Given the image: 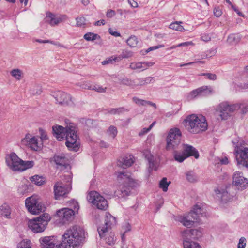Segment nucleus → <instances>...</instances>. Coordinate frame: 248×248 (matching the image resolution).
<instances>
[{
    "instance_id": "27",
    "label": "nucleus",
    "mask_w": 248,
    "mask_h": 248,
    "mask_svg": "<svg viewBox=\"0 0 248 248\" xmlns=\"http://www.w3.org/2000/svg\"><path fill=\"white\" fill-rule=\"evenodd\" d=\"M242 36L239 34H231L227 38V42L232 45L236 44L239 42Z\"/></svg>"
},
{
    "instance_id": "4",
    "label": "nucleus",
    "mask_w": 248,
    "mask_h": 248,
    "mask_svg": "<svg viewBox=\"0 0 248 248\" xmlns=\"http://www.w3.org/2000/svg\"><path fill=\"white\" fill-rule=\"evenodd\" d=\"M117 181L122 185L120 192L123 197L130 194L131 191L138 186V183L131 178L130 174L124 171L117 172Z\"/></svg>"
},
{
    "instance_id": "58",
    "label": "nucleus",
    "mask_w": 248,
    "mask_h": 248,
    "mask_svg": "<svg viewBox=\"0 0 248 248\" xmlns=\"http://www.w3.org/2000/svg\"><path fill=\"white\" fill-rule=\"evenodd\" d=\"M164 46V45H159V46H153L152 47H150L148 48L147 49L145 50L146 53H148L151 51L156 49L157 48L162 47Z\"/></svg>"
},
{
    "instance_id": "15",
    "label": "nucleus",
    "mask_w": 248,
    "mask_h": 248,
    "mask_svg": "<svg viewBox=\"0 0 248 248\" xmlns=\"http://www.w3.org/2000/svg\"><path fill=\"white\" fill-rule=\"evenodd\" d=\"M233 184L241 190L248 186V179L245 178L242 172L236 171L233 176Z\"/></svg>"
},
{
    "instance_id": "19",
    "label": "nucleus",
    "mask_w": 248,
    "mask_h": 248,
    "mask_svg": "<svg viewBox=\"0 0 248 248\" xmlns=\"http://www.w3.org/2000/svg\"><path fill=\"white\" fill-rule=\"evenodd\" d=\"M71 188L68 186L65 187L62 183H57L54 186V192L56 199H60L61 197L64 196L68 193Z\"/></svg>"
},
{
    "instance_id": "9",
    "label": "nucleus",
    "mask_w": 248,
    "mask_h": 248,
    "mask_svg": "<svg viewBox=\"0 0 248 248\" xmlns=\"http://www.w3.org/2000/svg\"><path fill=\"white\" fill-rule=\"evenodd\" d=\"M25 206L32 214H38L45 211V207L36 196H31L25 200Z\"/></svg>"
},
{
    "instance_id": "42",
    "label": "nucleus",
    "mask_w": 248,
    "mask_h": 248,
    "mask_svg": "<svg viewBox=\"0 0 248 248\" xmlns=\"http://www.w3.org/2000/svg\"><path fill=\"white\" fill-rule=\"evenodd\" d=\"M169 183L167 181L166 178H163L159 183V187L162 188L163 191L166 192L168 190Z\"/></svg>"
},
{
    "instance_id": "1",
    "label": "nucleus",
    "mask_w": 248,
    "mask_h": 248,
    "mask_svg": "<svg viewBox=\"0 0 248 248\" xmlns=\"http://www.w3.org/2000/svg\"><path fill=\"white\" fill-rule=\"evenodd\" d=\"M84 236L83 229L75 225L65 232L60 244L54 236L42 237L39 241L42 248H74L80 244Z\"/></svg>"
},
{
    "instance_id": "62",
    "label": "nucleus",
    "mask_w": 248,
    "mask_h": 248,
    "mask_svg": "<svg viewBox=\"0 0 248 248\" xmlns=\"http://www.w3.org/2000/svg\"><path fill=\"white\" fill-rule=\"evenodd\" d=\"M116 58L112 59V58H109L108 59V60H106L105 61H104L102 62V63L103 65H106L107 64L111 63L113 61H115Z\"/></svg>"
},
{
    "instance_id": "5",
    "label": "nucleus",
    "mask_w": 248,
    "mask_h": 248,
    "mask_svg": "<svg viewBox=\"0 0 248 248\" xmlns=\"http://www.w3.org/2000/svg\"><path fill=\"white\" fill-rule=\"evenodd\" d=\"M202 209L196 205L187 214L178 217L177 220L184 226L190 228L193 225L194 222H200V217L202 216Z\"/></svg>"
},
{
    "instance_id": "43",
    "label": "nucleus",
    "mask_w": 248,
    "mask_h": 248,
    "mask_svg": "<svg viewBox=\"0 0 248 248\" xmlns=\"http://www.w3.org/2000/svg\"><path fill=\"white\" fill-rule=\"evenodd\" d=\"M17 248H31V242L28 240H23L18 244Z\"/></svg>"
},
{
    "instance_id": "29",
    "label": "nucleus",
    "mask_w": 248,
    "mask_h": 248,
    "mask_svg": "<svg viewBox=\"0 0 248 248\" xmlns=\"http://www.w3.org/2000/svg\"><path fill=\"white\" fill-rule=\"evenodd\" d=\"M184 248H201L199 244L192 240L183 239Z\"/></svg>"
},
{
    "instance_id": "20",
    "label": "nucleus",
    "mask_w": 248,
    "mask_h": 248,
    "mask_svg": "<svg viewBox=\"0 0 248 248\" xmlns=\"http://www.w3.org/2000/svg\"><path fill=\"white\" fill-rule=\"evenodd\" d=\"M143 155L149 163V171L153 170H156L158 167V163L156 162V158L151 155L150 152L148 150H145L143 152Z\"/></svg>"
},
{
    "instance_id": "13",
    "label": "nucleus",
    "mask_w": 248,
    "mask_h": 248,
    "mask_svg": "<svg viewBox=\"0 0 248 248\" xmlns=\"http://www.w3.org/2000/svg\"><path fill=\"white\" fill-rule=\"evenodd\" d=\"M105 222L104 226H100L97 229L100 237H103L104 233L108 232V229L110 228L112 225L116 224V218L111 216L109 213H106Z\"/></svg>"
},
{
    "instance_id": "44",
    "label": "nucleus",
    "mask_w": 248,
    "mask_h": 248,
    "mask_svg": "<svg viewBox=\"0 0 248 248\" xmlns=\"http://www.w3.org/2000/svg\"><path fill=\"white\" fill-rule=\"evenodd\" d=\"M69 206L70 209H73L74 211H78L79 209V206L78 202L75 200H71L69 202Z\"/></svg>"
},
{
    "instance_id": "51",
    "label": "nucleus",
    "mask_w": 248,
    "mask_h": 248,
    "mask_svg": "<svg viewBox=\"0 0 248 248\" xmlns=\"http://www.w3.org/2000/svg\"><path fill=\"white\" fill-rule=\"evenodd\" d=\"M31 91V93L33 95L40 94L42 92L41 88L38 85L34 86Z\"/></svg>"
},
{
    "instance_id": "34",
    "label": "nucleus",
    "mask_w": 248,
    "mask_h": 248,
    "mask_svg": "<svg viewBox=\"0 0 248 248\" xmlns=\"http://www.w3.org/2000/svg\"><path fill=\"white\" fill-rule=\"evenodd\" d=\"M182 23V22L176 21L171 23L169 26V28L177 31H184V28L183 26L181 25Z\"/></svg>"
},
{
    "instance_id": "8",
    "label": "nucleus",
    "mask_w": 248,
    "mask_h": 248,
    "mask_svg": "<svg viewBox=\"0 0 248 248\" xmlns=\"http://www.w3.org/2000/svg\"><path fill=\"white\" fill-rule=\"evenodd\" d=\"M50 220V217L49 214L46 213H43L39 217L30 221L29 223V227L35 233L43 232Z\"/></svg>"
},
{
    "instance_id": "30",
    "label": "nucleus",
    "mask_w": 248,
    "mask_h": 248,
    "mask_svg": "<svg viewBox=\"0 0 248 248\" xmlns=\"http://www.w3.org/2000/svg\"><path fill=\"white\" fill-rule=\"evenodd\" d=\"M0 214L7 218H10L11 211L8 205H4L0 207Z\"/></svg>"
},
{
    "instance_id": "60",
    "label": "nucleus",
    "mask_w": 248,
    "mask_h": 248,
    "mask_svg": "<svg viewBox=\"0 0 248 248\" xmlns=\"http://www.w3.org/2000/svg\"><path fill=\"white\" fill-rule=\"evenodd\" d=\"M108 31H109V33L111 35H112L115 37H119V36H121V34L119 32L114 31L113 30H112L111 28L109 29Z\"/></svg>"
},
{
    "instance_id": "22",
    "label": "nucleus",
    "mask_w": 248,
    "mask_h": 248,
    "mask_svg": "<svg viewBox=\"0 0 248 248\" xmlns=\"http://www.w3.org/2000/svg\"><path fill=\"white\" fill-rule=\"evenodd\" d=\"M181 150H183L186 158L194 156L196 159L199 157L198 151L193 146L189 144H183Z\"/></svg>"
},
{
    "instance_id": "39",
    "label": "nucleus",
    "mask_w": 248,
    "mask_h": 248,
    "mask_svg": "<svg viewBox=\"0 0 248 248\" xmlns=\"http://www.w3.org/2000/svg\"><path fill=\"white\" fill-rule=\"evenodd\" d=\"M217 194H221V199L222 201L227 202L229 201L231 198L230 195L228 194V192L226 191H223L222 192L220 190H218L216 191Z\"/></svg>"
},
{
    "instance_id": "26",
    "label": "nucleus",
    "mask_w": 248,
    "mask_h": 248,
    "mask_svg": "<svg viewBox=\"0 0 248 248\" xmlns=\"http://www.w3.org/2000/svg\"><path fill=\"white\" fill-rule=\"evenodd\" d=\"M173 155L175 160L180 163L183 162L187 158L183 150H182V152L179 151L177 150H174Z\"/></svg>"
},
{
    "instance_id": "35",
    "label": "nucleus",
    "mask_w": 248,
    "mask_h": 248,
    "mask_svg": "<svg viewBox=\"0 0 248 248\" xmlns=\"http://www.w3.org/2000/svg\"><path fill=\"white\" fill-rule=\"evenodd\" d=\"M136 81L131 80L127 78H123L121 80V83L134 88L136 86Z\"/></svg>"
},
{
    "instance_id": "45",
    "label": "nucleus",
    "mask_w": 248,
    "mask_h": 248,
    "mask_svg": "<svg viewBox=\"0 0 248 248\" xmlns=\"http://www.w3.org/2000/svg\"><path fill=\"white\" fill-rule=\"evenodd\" d=\"M108 132L111 135L113 138H114L117 134V129L116 127L111 125L108 130Z\"/></svg>"
},
{
    "instance_id": "31",
    "label": "nucleus",
    "mask_w": 248,
    "mask_h": 248,
    "mask_svg": "<svg viewBox=\"0 0 248 248\" xmlns=\"http://www.w3.org/2000/svg\"><path fill=\"white\" fill-rule=\"evenodd\" d=\"M29 185L23 184L20 185L17 189V192L19 195H26L29 192Z\"/></svg>"
},
{
    "instance_id": "64",
    "label": "nucleus",
    "mask_w": 248,
    "mask_h": 248,
    "mask_svg": "<svg viewBox=\"0 0 248 248\" xmlns=\"http://www.w3.org/2000/svg\"><path fill=\"white\" fill-rule=\"evenodd\" d=\"M150 130L148 128H144L139 133V135L140 136H143L144 134L148 133Z\"/></svg>"
},
{
    "instance_id": "53",
    "label": "nucleus",
    "mask_w": 248,
    "mask_h": 248,
    "mask_svg": "<svg viewBox=\"0 0 248 248\" xmlns=\"http://www.w3.org/2000/svg\"><path fill=\"white\" fill-rule=\"evenodd\" d=\"M145 85L152 83L155 82V79L154 77H148L144 78Z\"/></svg>"
},
{
    "instance_id": "59",
    "label": "nucleus",
    "mask_w": 248,
    "mask_h": 248,
    "mask_svg": "<svg viewBox=\"0 0 248 248\" xmlns=\"http://www.w3.org/2000/svg\"><path fill=\"white\" fill-rule=\"evenodd\" d=\"M107 240V243L109 245H111L112 244H113L114 242V236L113 235H110L109 236H108L106 238Z\"/></svg>"
},
{
    "instance_id": "17",
    "label": "nucleus",
    "mask_w": 248,
    "mask_h": 248,
    "mask_svg": "<svg viewBox=\"0 0 248 248\" xmlns=\"http://www.w3.org/2000/svg\"><path fill=\"white\" fill-rule=\"evenodd\" d=\"M67 19V16L65 15L56 16L51 12L47 13L46 17V21L52 26L57 25Z\"/></svg>"
},
{
    "instance_id": "11",
    "label": "nucleus",
    "mask_w": 248,
    "mask_h": 248,
    "mask_svg": "<svg viewBox=\"0 0 248 248\" xmlns=\"http://www.w3.org/2000/svg\"><path fill=\"white\" fill-rule=\"evenodd\" d=\"M239 108V104H229L228 102L221 103L216 108V111L222 120H226L230 114Z\"/></svg>"
},
{
    "instance_id": "6",
    "label": "nucleus",
    "mask_w": 248,
    "mask_h": 248,
    "mask_svg": "<svg viewBox=\"0 0 248 248\" xmlns=\"http://www.w3.org/2000/svg\"><path fill=\"white\" fill-rule=\"evenodd\" d=\"M234 146V155L237 164L248 169V147L244 141L235 142L232 141Z\"/></svg>"
},
{
    "instance_id": "38",
    "label": "nucleus",
    "mask_w": 248,
    "mask_h": 248,
    "mask_svg": "<svg viewBox=\"0 0 248 248\" xmlns=\"http://www.w3.org/2000/svg\"><path fill=\"white\" fill-rule=\"evenodd\" d=\"M11 75L17 80H20L22 76L23 73L22 71L19 69H15L12 70Z\"/></svg>"
},
{
    "instance_id": "25",
    "label": "nucleus",
    "mask_w": 248,
    "mask_h": 248,
    "mask_svg": "<svg viewBox=\"0 0 248 248\" xmlns=\"http://www.w3.org/2000/svg\"><path fill=\"white\" fill-rule=\"evenodd\" d=\"M129 109L124 107H120L117 108H110L106 110V113H108L113 115H120L125 112H127Z\"/></svg>"
},
{
    "instance_id": "7",
    "label": "nucleus",
    "mask_w": 248,
    "mask_h": 248,
    "mask_svg": "<svg viewBox=\"0 0 248 248\" xmlns=\"http://www.w3.org/2000/svg\"><path fill=\"white\" fill-rule=\"evenodd\" d=\"M181 132L179 129H171L166 138V150H176L181 149L183 144H181Z\"/></svg>"
},
{
    "instance_id": "63",
    "label": "nucleus",
    "mask_w": 248,
    "mask_h": 248,
    "mask_svg": "<svg viewBox=\"0 0 248 248\" xmlns=\"http://www.w3.org/2000/svg\"><path fill=\"white\" fill-rule=\"evenodd\" d=\"M154 64V62H142V65L145 66L146 69H147L148 67L152 66Z\"/></svg>"
},
{
    "instance_id": "54",
    "label": "nucleus",
    "mask_w": 248,
    "mask_h": 248,
    "mask_svg": "<svg viewBox=\"0 0 248 248\" xmlns=\"http://www.w3.org/2000/svg\"><path fill=\"white\" fill-rule=\"evenodd\" d=\"M241 108L243 113H245L248 111V105L241 104L239 105V108Z\"/></svg>"
},
{
    "instance_id": "18",
    "label": "nucleus",
    "mask_w": 248,
    "mask_h": 248,
    "mask_svg": "<svg viewBox=\"0 0 248 248\" xmlns=\"http://www.w3.org/2000/svg\"><path fill=\"white\" fill-rule=\"evenodd\" d=\"M56 214L60 219L63 222H65L66 221L71 220L73 218L75 211L69 208H64L58 210Z\"/></svg>"
},
{
    "instance_id": "37",
    "label": "nucleus",
    "mask_w": 248,
    "mask_h": 248,
    "mask_svg": "<svg viewBox=\"0 0 248 248\" xmlns=\"http://www.w3.org/2000/svg\"><path fill=\"white\" fill-rule=\"evenodd\" d=\"M129 68L132 70L142 69L141 71L146 69L145 66L142 65V62H132L130 64Z\"/></svg>"
},
{
    "instance_id": "36",
    "label": "nucleus",
    "mask_w": 248,
    "mask_h": 248,
    "mask_svg": "<svg viewBox=\"0 0 248 248\" xmlns=\"http://www.w3.org/2000/svg\"><path fill=\"white\" fill-rule=\"evenodd\" d=\"M84 38L87 41H93L100 38L99 35L93 32H88L84 35Z\"/></svg>"
},
{
    "instance_id": "32",
    "label": "nucleus",
    "mask_w": 248,
    "mask_h": 248,
    "mask_svg": "<svg viewBox=\"0 0 248 248\" xmlns=\"http://www.w3.org/2000/svg\"><path fill=\"white\" fill-rule=\"evenodd\" d=\"M30 147L34 151H38L40 149V147L38 145V139L35 137L31 138V140L29 145Z\"/></svg>"
},
{
    "instance_id": "55",
    "label": "nucleus",
    "mask_w": 248,
    "mask_h": 248,
    "mask_svg": "<svg viewBox=\"0 0 248 248\" xmlns=\"http://www.w3.org/2000/svg\"><path fill=\"white\" fill-rule=\"evenodd\" d=\"M201 39L205 42H208L211 40V37L208 34L204 33L201 35Z\"/></svg>"
},
{
    "instance_id": "47",
    "label": "nucleus",
    "mask_w": 248,
    "mask_h": 248,
    "mask_svg": "<svg viewBox=\"0 0 248 248\" xmlns=\"http://www.w3.org/2000/svg\"><path fill=\"white\" fill-rule=\"evenodd\" d=\"M133 101L137 104L145 106H146V100L140 99L137 97H134L132 98Z\"/></svg>"
},
{
    "instance_id": "3",
    "label": "nucleus",
    "mask_w": 248,
    "mask_h": 248,
    "mask_svg": "<svg viewBox=\"0 0 248 248\" xmlns=\"http://www.w3.org/2000/svg\"><path fill=\"white\" fill-rule=\"evenodd\" d=\"M186 129L190 133L197 134L207 129V123L202 116H197L195 114L187 116L183 122Z\"/></svg>"
},
{
    "instance_id": "50",
    "label": "nucleus",
    "mask_w": 248,
    "mask_h": 248,
    "mask_svg": "<svg viewBox=\"0 0 248 248\" xmlns=\"http://www.w3.org/2000/svg\"><path fill=\"white\" fill-rule=\"evenodd\" d=\"M246 245V239L245 237H242L240 238L238 244V248H245Z\"/></svg>"
},
{
    "instance_id": "2",
    "label": "nucleus",
    "mask_w": 248,
    "mask_h": 248,
    "mask_svg": "<svg viewBox=\"0 0 248 248\" xmlns=\"http://www.w3.org/2000/svg\"><path fill=\"white\" fill-rule=\"evenodd\" d=\"M54 136L59 141L66 140L65 144L70 150L78 151L79 148L80 142L77 132V128L73 124L65 127L62 126H53Z\"/></svg>"
},
{
    "instance_id": "24",
    "label": "nucleus",
    "mask_w": 248,
    "mask_h": 248,
    "mask_svg": "<svg viewBox=\"0 0 248 248\" xmlns=\"http://www.w3.org/2000/svg\"><path fill=\"white\" fill-rule=\"evenodd\" d=\"M208 92L210 93L211 90H208L207 87H202L192 91L190 93V95L191 97L194 98L198 95H204L206 94Z\"/></svg>"
},
{
    "instance_id": "12",
    "label": "nucleus",
    "mask_w": 248,
    "mask_h": 248,
    "mask_svg": "<svg viewBox=\"0 0 248 248\" xmlns=\"http://www.w3.org/2000/svg\"><path fill=\"white\" fill-rule=\"evenodd\" d=\"M53 96L60 105L63 106H72L74 105L72 96L70 94L65 92L58 91L55 93Z\"/></svg>"
},
{
    "instance_id": "48",
    "label": "nucleus",
    "mask_w": 248,
    "mask_h": 248,
    "mask_svg": "<svg viewBox=\"0 0 248 248\" xmlns=\"http://www.w3.org/2000/svg\"><path fill=\"white\" fill-rule=\"evenodd\" d=\"M201 75L205 76L207 78H208L209 80H215L217 79V76L215 74H212L210 73H202Z\"/></svg>"
},
{
    "instance_id": "56",
    "label": "nucleus",
    "mask_w": 248,
    "mask_h": 248,
    "mask_svg": "<svg viewBox=\"0 0 248 248\" xmlns=\"http://www.w3.org/2000/svg\"><path fill=\"white\" fill-rule=\"evenodd\" d=\"M136 86H143L145 85L144 78H138L136 80Z\"/></svg>"
},
{
    "instance_id": "46",
    "label": "nucleus",
    "mask_w": 248,
    "mask_h": 248,
    "mask_svg": "<svg viewBox=\"0 0 248 248\" xmlns=\"http://www.w3.org/2000/svg\"><path fill=\"white\" fill-rule=\"evenodd\" d=\"M31 136L30 134H27L24 138L21 140V144L23 145L28 146L30 144V141L31 140Z\"/></svg>"
},
{
    "instance_id": "28",
    "label": "nucleus",
    "mask_w": 248,
    "mask_h": 248,
    "mask_svg": "<svg viewBox=\"0 0 248 248\" xmlns=\"http://www.w3.org/2000/svg\"><path fill=\"white\" fill-rule=\"evenodd\" d=\"M34 165L33 161H23L21 159L19 170L23 171L28 169L32 168Z\"/></svg>"
},
{
    "instance_id": "14",
    "label": "nucleus",
    "mask_w": 248,
    "mask_h": 248,
    "mask_svg": "<svg viewBox=\"0 0 248 248\" xmlns=\"http://www.w3.org/2000/svg\"><path fill=\"white\" fill-rule=\"evenodd\" d=\"M7 165L13 170H19L21 159L15 153H12L5 157Z\"/></svg>"
},
{
    "instance_id": "49",
    "label": "nucleus",
    "mask_w": 248,
    "mask_h": 248,
    "mask_svg": "<svg viewBox=\"0 0 248 248\" xmlns=\"http://www.w3.org/2000/svg\"><path fill=\"white\" fill-rule=\"evenodd\" d=\"M77 25L78 27H81L85 25V18L83 17H77L76 19Z\"/></svg>"
},
{
    "instance_id": "40",
    "label": "nucleus",
    "mask_w": 248,
    "mask_h": 248,
    "mask_svg": "<svg viewBox=\"0 0 248 248\" xmlns=\"http://www.w3.org/2000/svg\"><path fill=\"white\" fill-rule=\"evenodd\" d=\"M127 45L130 47H134L138 43L137 38L135 36H131L127 40Z\"/></svg>"
},
{
    "instance_id": "21",
    "label": "nucleus",
    "mask_w": 248,
    "mask_h": 248,
    "mask_svg": "<svg viewBox=\"0 0 248 248\" xmlns=\"http://www.w3.org/2000/svg\"><path fill=\"white\" fill-rule=\"evenodd\" d=\"M54 160L57 166V168L61 170L65 169L69 165L68 158L63 155H55L54 156Z\"/></svg>"
},
{
    "instance_id": "52",
    "label": "nucleus",
    "mask_w": 248,
    "mask_h": 248,
    "mask_svg": "<svg viewBox=\"0 0 248 248\" xmlns=\"http://www.w3.org/2000/svg\"><path fill=\"white\" fill-rule=\"evenodd\" d=\"M222 14V10L221 9L217 7H215L214 9V14L215 16H216L217 17H220Z\"/></svg>"
},
{
    "instance_id": "57",
    "label": "nucleus",
    "mask_w": 248,
    "mask_h": 248,
    "mask_svg": "<svg viewBox=\"0 0 248 248\" xmlns=\"http://www.w3.org/2000/svg\"><path fill=\"white\" fill-rule=\"evenodd\" d=\"M116 14V12L114 10H108L106 14V16L108 18H111L114 16Z\"/></svg>"
},
{
    "instance_id": "16",
    "label": "nucleus",
    "mask_w": 248,
    "mask_h": 248,
    "mask_svg": "<svg viewBox=\"0 0 248 248\" xmlns=\"http://www.w3.org/2000/svg\"><path fill=\"white\" fill-rule=\"evenodd\" d=\"M182 235L183 239L193 241L201 237L202 232L196 229H186L182 232Z\"/></svg>"
},
{
    "instance_id": "41",
    "label": "nucleus",
    "mask_w": 248,
    "mask_h": 248,
    "mask_svg": "<svg viewBox=\"0 0 248 248\" xmlns=\"http://www.w3.org/2000/svg\"><path fill=\"white\" fill-rule=\"evenodd\" d=\"M186 179L188 181L193 183L197 181V176L192 171H189L186 173Z\"/></svg>"
},
{
    "instance_id": "23",
    "label": "nucleus",
    "mask_w": 248,
    "mask_h": 248,
    "mask_svg": "<svg viewBox=\"0 0 248 248\" xmlns=\"http://www.w3.org/2000/svg\"><path fill=\"white\" fill-rule=\"evenodd\" d=\"M133 158V156L132 155L125 156L121 157L119 160L118 165L124 168L129 167L134 163Z\"/></svg>"
},
{
    "instance_id": "61",
    "label": "nucleus",
    "mask_w": 248,
    "mask_h": 248,
    "mask_svg": "<svg viewBox=\"0 0 248 248\" xmlns=\"http://www.w3.org/2000/svg\"><path fill=\"white\" fill-rule=\"evenodd\" d=\"M128 3L133 8H137L138 7V3L134 0H128Z\"/></svg>"
},
{
    "instance_id": "10",
    "label": "nucleus",
    "mask_w": 248,
    "mask_h": 248,
    "mask_svg": "<svg viewBox=\"0 0 248 248\" xmlns=\"http://www.w3.org/2000/svg\"><path fill=\"white\" fill-rule=\"evenodd\" d=\"M87 199L88 201L100 210H106L108 207V203L106 199L95 191L89 193Z\"/></svg>"
},
{
    "instance_id": "33",
    "label": "nucleus",
    "mask_w": 248,
    "mask_h": 248,
    "mask_svg": "<svg viewBox=\"0 0 248 248\" xmlns=\"http://www.w3.org/2000/svg\"><path fill=\"white\" fill-rule=\"evenodd\" d=\"M30 180L32 183L37 186H41L45 182L44 178L37 175L31 177Z\"/></svg>"
}]
</instances>
